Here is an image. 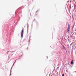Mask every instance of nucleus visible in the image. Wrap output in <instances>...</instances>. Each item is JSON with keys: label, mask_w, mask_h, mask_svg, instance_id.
Segmentation results:
<instances>
[{"label": "nucleus", "mask_w": 76, "mask_h": 76, "mask_svg": "<svg viewBox=\"0 0 76 76\" xmlns=\"http://www.w3.org/2000/svg\"><path fill=\"white\" fill-rule=\"evenodd\" d=\"M70 31V25L68 24V26L67 29V32L69 33V31Z\"/></svg>", "instance_id": "1"}, {"label": "nucleus", "mask_w": 76, "mask_h": 76, "mask_svg": "<svg viewBox=\"0 0 76 76\" xmlns=\"http://www.w3.org/2000/svg\"><path fill=\"white\" fill-rule=\"evenodd\" d=\"M23 32L24 31H23V28L22 30V32H21V36L22 38H23Z\"/></svg>", "instance_id": "2"}, {"label": "nucleus", "mask_w": 76, "mask_h": 76, "mask_svg": "<svg viewBox=\"0 0 76 76\" xmlns=\"http://www.w3.org/2000/svg\"><path fill=\"white\" fill-rule=\"evenodd\" d=\"M71 64H73V60H72L71 62Z\"/></svg>", "instance_id": "3"}, {"label": "nucleus", "mask_w": 76, "mask_h": 76, "mask_svg": "<svg viewBox=\"0 0 76 76\" xmlns=\"http://www.w3.org/2000/svg\"><path fill=\"white\" fill-rule=\"evenodd\" d=\"M64 74L62 75V76H64Z\"/></svg>", "instance_id": "4"}, {"label": "nucleus", "mask_w": 76, "mask_h": 76, "mask_svg": "<svg viewBox=\"0 0 76 76\" xmlns=\"http://www.w3.org/2000/svg\"><path fill=\"white\" fill-rule=\"evenodd\" d=\"M63 47H64V45H63Z\"/></svg>", "instance_id": "5"}, {"label": "nucleus", "mask_w": 76, "mask_h": 76, "mask_svg": "<svg viewBox=\"0 0 76 76\" xmlns=\"http://www.w3.org/2000/svg\"><path fill=\"white\" fill-rule=\"evenodd\" d=\"M68 40L69 41V39H68Z\"/></svg>", "instance_id": "6"}]
</instances>
